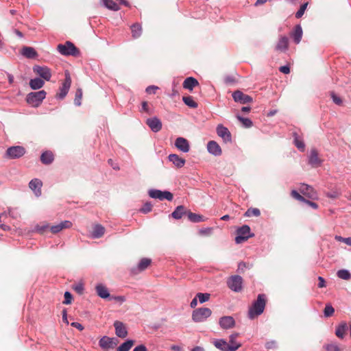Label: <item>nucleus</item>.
Here are the masks:
<instances>
[{"instance_id": "nucleus-1", "label": "nucleus", "mask_w": 351, "mask_h": 351, "mask_svg": "<svg viewBox=\"0 0 351 351\" xmlns=\"http://www.w3.org/2000/svg\"><path fill=\"white\" fill-rule=\"evenodd\" d=\"M266 296L265 294H258L257 299L252 303L249 308L247 316L250 319L261 315L265 308Z\"/></svg>"}, {"instance_id": "nucleus-2", "label": "nucleus", "mask_w": 351, "mask_h": 351, "mask_svg": "<svg viewBox=\"0 0 351 351\" xmlns=\"http://www.w3.org/2000/svg\"><path fill=\"white\" fill-rule=\"evenodd\" d=\"M47 93L44 90L31 92L26 96V101L33 107H38L46 97Z\"/></svg>"}, {"instance_id": "nucleus-3", "label": "nucleus", "mask_w": 351, "mask_h": 351, "mask_svg": "<svg viewBox=\"0 0 351 351\" xmlns=\"http://www.w3.org/2000/svg\"><path fill=\"white\" fill-rule=\"evenodd\" d=\"M57 49L64 56H77L80 53L79 49L70 41H66L64 44H59Z\"/></svg>"}, {"instance_id": "nucleus-4", "label": "nucleus", "mask_w": 351, "mask_h": 351, "mask_svg": "<svg viewBox=\"0 0 351 351\" xmlns=\"http://www.w3.org/2000/svg\"><path fill=\"white\" fill-rule=\"evenodd\" d=\"M97 294L103 299H109L110 300H114L121 302L125 301V298L123 296H110L107 287L103 284H97L95 287Z\"/></svg>"}, {"instance_id": "nucleus-5", "label": "nucleus", "mask_w": 351, "mask_h": 351, "mask_svg": "<svg viewBox=\"0 0 351 351\" xmlns=\"http://www.w3.org/2000/svg\"><path fill=\"white\" fill-rule=\"evenodd\" d=\"M212 314V311L209 308H199L193 311L192 319L195 322H204Z\"/></svg>"}, {"instance_id": "nucleus-6", "label": "nucleus", "mask_w": 351, "mask_h": 351, "mask_svg": "<svg viewBox=\"0 0 351 351\" xmlns=\"http://www.w3.org/2000/svg\"><path fill=\"white\" fill-rule=\"evenodd\" d=\"M237 237L235 241L237 243H241L247 241L249 238L254 236V234L251 233L250 228L247 225H243L237 230Z\"/></svg>"}, {"instance_id": "nucleus-7", "label": "nucleus", "mask_w": 351, "mask_h": 351, "mask_svg": "<svg viewBox=\"0 0 351 351\" xmlns=\"http://www.w3.org/2000/svg\"><path fill=\"white\" fill-rule=\"evenodd\" d=\"M71 85V78L68 71L65 73V78L59 88V92L56 94V97L58 99H63L67 95Z\"/></svg>"}, {"instance_id": "nucleus-8", "label": "nucleus", "mask_w": 351, "mask_h": 351, "mask_svg": "<svg viewBox=\"0 0 351 351\" xmlns=\"http://www.w3.org/2000/svg\"><path fill=\"white\" fill-rule=\"evenodd\" d=\"M25 153V149L23 146H12L7 149L5 156L10 159H16L23 156Z\"/></svg>"}, {"instance_id": "nucleus-9", "label": "nucleus", "mask_w": 351, "mask_h": 351, "mask_svg": "<svg viewBox=\"0 0 351 351\" xmlns=\"http://www.w3.org/2000/svg\"><path fill=\"white\" fill-rule=\"evenodd\" d=\"M229 289L234 292H240L243 289V278L239 275L230 276L227 281Z\"/></svg>"}, {"instance_id": "nucleus-10", "label": "nucleus", "mask_w": 351, "mask_h": 351, "mask_svg": "<svg viewBox=\"0 0 351 351\" xmlns=\"http://www.w3.org/2000/svg\"><path fill=\"white\" fill-rule=\"evenodd\" d=\"M149 195L154 199L160 200L167 199L171 201L173 198V194L167 191H162L158 189H151L149 191Z\"/></svg>"}, {"instance_id": "nucleus-11", "label": "nucleus", "mask_w": 351, "mask_h": 351, "mask_svg": "<svg viewBox=\"0 0 351 351\" xmlns=\"http://www.w3.org/2000/svg\"><path fill=\"white\" fill-rule=\"evenodd\" d=\"M232 98L235 102L241 104H245L252 102L253 99L251 96L244 94L241 90H235L232 94Z\"/></svg>"}, {"instance_id": "nucleus-12", "label": "nucleus", "mask_w": 351, "mask_h": 351, "mask_svg": "<svg viewBox=\"0 0 351 351\" xmlns=\"http://www.w3.org/2000/svg\"><path fill=\"white\" fill-rule=\"evenodd\" d=\"M216 132L217 135L221 137L226 143L232 142V135L229 130L222 124L217 126Z\"/></svg>"}, {"instance_id": "nucleus-13", "label": "nucleus", "mask_w": 351, "mask_h": 351, "mask_svg": "<svg viewBox=\"0 0 351 351\" xmlns=\"http://www.w3.org/2000/svg\"><path fill=\"white\" fill-rule=\"evenodd\" d=\"M33 71L46 81H49L51 77V70L47 66L36 65L33 67Z\"/></svg>"}, {"instance_id": "nucleus-14", "label": "nucleus", "mask_w": 351, "mask_h": 351, "mask_svg": "<svg viewBox=\"0 0 351 351\" xmlns=\"http://www.w3.org/2000/svg\"><path fill=\"white\" fill-rule=\"evenodd\" d=\"M213 343L221 351H236L238 350V346L235 347L229 346V343L222 339H215Z\"/></svg>"}, {"instance_id": "nucleus-15", "label": "nucleus", "mask_w": 351, "mask_h": 351, "mask_svg": "<svg viewBox=\"0 0 351 351\" xmlns=\"http://www.w3.org/2000/svg\"><path fill=\"white\" fill-rule=\"evenodd\" d=\"M300 191L301 193H302L304 195L308 197L310 199H317V193L314 190V189L306 184H302L300 187Z\"/></svg>"}, {"instance_id": "nucleus-16", "label": "nucleus", "mask_w": 351, "mask_h": 351, "mask_svg": "<svg viewBox=\"0 0 351 351\" xmlns=\"http://www.w3.org/2000/svg\"><path fill=\"white\" fill-rule=\"evenodd\" d=\"M114 327L115 329V334L120 338H125L128 336V330L125 324L120 321H115L114 322Z\"/></svg>"}, {"instance_id": "nucleus-17", "label": "nucleus", "mask_w": 351, "mask_h": 351, "mask_svg": "<svg viewBox=\"0 0 351 351\" xmlns=\"http://www.w3.org/2000/svg\"><path fill=\"white\" fill-rule=\"evenodd\" d=\"M207 150L209 154L215 156H219L222 154L221 148L219 145L215 141H210L207 143Z\"/></svg>"}, {"instance_id": "nucleus-18", "label": "nucleus", "mask_w": 351, "mask_h": 351, "mask_svg": "<svg viewBox=\"0 0 351 351\" xmlns=\"http://www.w3.org/2000/svg\"><path fill=\"white\" fill-rule=\"evenodd\" d=\"M322 162V160L319 158L317 149H311L308 156V164L313 167H317L321 165Z\"/></svg>"}, {"instance_id": "nucleus-19", "label": "nucleus", "mask_w": 351, "mask_h": 351, "mask_svg": "<svg viewBox=\"0 0 351 351\" xmlns=\"http://www.w3.org/2000/svg\"><path fill=\"white\" fill-rule=\"evenodd\" d=\"M146 123L154 132H158L162 128V123L157 117L147 119Z\"/></svg>"}, {"instance_id": "nucleus-20", "label": "nucleus", "mask_w": 351, "mask_h": 351, "mask_svg": "<svg viewBox=\"0 0 351 351\" xmlns=\"http://www.w3.org/2000/svg\"><path fill=\"white\" fill-rule=\"evenodd\" d=\"M219 326L223 329L232 328L235 325V321L231 316H223L219 319Z\"/></svg>"}, {"instance_id": "nucleus-21", "label": "nucleus", "mask_w": 351, "mask_h": 351, "mask_svg": "<svg viewBox=\"0 0 351 351\" xmlns=\"http://www.w3.org/2000/svg\"><path fill=\"white\" fill-rule=\"evenodd\" d=\"M175 146L179 150L184 153L188 152L190 149L189 141L183 137H178L176 138L175 142Z\"/></svg>"}, {"instance_id": "nucleus-22", "label": "nucleus", "mask_w": 351, "mask_h": 351, "mask_svg": "<svg viewBox=\"0 0 351 351\" xmlns=\"http://www.w3.org/2000/svg\"><path fill=\"white\" fill-rule=\"evenodd\" d=\"M43 183L38 178L32 179L29 183V187L34 192L35 195L38 197L41 195V187Z\"/></svg>"}, {"instance_id": "nucleus-23", "label": "nucleus", "mask_w": 351, "mask_h": 351, "mask_svg": "<svg viewBox=\"0 0 351 351\" xmlns=\"http://www.w3.org/2000/svg\"><path fill=\"white\" fill-rule=\"evenodd\" d=\"M289 47V38L286 36H280L276 46V50L285 51Z\"/></svg>"}, {"instance_id": "nucleus-24", "label": "nucleus", "mask_w": 351, "mask_h": 351, "mask_svg": "<svg viewBox=\"0 0 351 351\" xmlns=\"http://www.w3.org/2000/svg\"><path fill=\"white\" fill-rule=\"evenodd\" d=\"M72 226V222L68 220H65L63 221H61L60 223L52 226L50 228V230L52 233L57 234L60 232L61 230L65 228H69Z\"/></svg>"}, {"instance_id": "nucleus-25", "label": "nucleus", "mask_w": 351, "mask_h": 351, "mask_svg": "<svg viewBox=\"0 0 351 351\" xmlns=\"http://www.w3.org/2000/svg\"><path fill=\"white\" fill-rule=\"evenodd\" d=\"M114 338L104 336L99 341V346L104 350L112 348L114 346Z\"/></svg>"}, {"instance_id": "nucleus-26", "label": "nucleus", "mask_w": 351, "mask_h": 351, "mask_svg": "<svg viewBox=\"0 0 351 351\" xmlns=\"http://www.w3.org/2000/svg\"><path fill=\"white\" fill-rule=\"evenodd\" d=\"M152 263V260L147 258L141 259L136 268L132 269V272H140L146 269Z\"/></svg>"}, {"instance_id": "nucleus-27", "label": "nucleus", "mask_w": 351, "mask_h": 351, "mask_svg": "<svg viewBox=\"0 0 351 351\" xmlns=\"http://www.w3.org/2000/svg\"><path fill=\"white\" fill-rule=\"evenodd\" d=\"M198 85L199 82L197 80L193 77H186L182 84L183 88L190 91L193 90V89Z\"/></svg>"}, {"instance_id": "nucleus-28", "label": "nucleus", "mask_w": 351, "mask_h": 351, "mask_svg": "<svg viewBox=\"0 0 351 351\" xmlns=\"http://www.w3.org/2000/svg\"><path fill=\"white\" fill-rule=\"evenodd\" d=\"M168 158L169 160L171 162L178 168L182 167L186 162L185 159L180 157L178 155L175 154H169Z\"/></svg>"}, {"instance_id": "nucleus-29", "label": "nucleus", "mask_w": 351, "mask_h": 351, "mask_svg": "<svg viewBox=\"0 0 351 351\" xmlns=\"http://www.w3.org/2000/svg\"><path fill=\"white\" fill-rule=\"evenodd\" d=\"M302 29L300 25L295 26L293 31L291 33V37L295 44L300 43L302 38Z\"/></svg>"}, {"instance_id": "nucleus-30", "label": "nucleus", "mask_w": 351, "mask_h": 351, "mask_svg": "<svg viewBox=\"0 0 351 351\" xmlns=\"http://www.w3.org/2000/svg\"><path fill=\"white\" fill-rule=\"evenodd\" d=\"M189 210H186L184 206H178L176 208L174 211L171 213L172 217L176 219H181L184 215H187Z\"/></svg>"}, {"instance_id": "nucleus-31", "label": "nucleus", "mask_w": 351, "mask_h": 351, "mask_svg": "<svg viewBox=\"0 0 351 351\" xmlns=\"http://www.w3.org/2000/svg\"><path fill=\"white\" fill-rule=\"evenodd\" d=\"M21 53L27 58H35L37 56L36 51L31 47H24L22 49Z\"/></svg>"}, {"instance_id": "nucleus-32", "label": "nucleus", "mask_w": 351, "mask_h": 351, "mask_svg": "<svg viewBox=\"0 0 351 351\" xmlns=\"http://www.w3.org/2000/svg\"><path fill=\"white\" fill-rule=\"evenodd\" d=\"M130 28L133 38L136 39L141 36L143 29L142 26L140 23H134L131 25Z\"/></svg>"}, {"instance_id": "nucleus-33", "label": "nucleus", "mask_w": 351, "mask_h": 351, "mask_svg": "<svg viewBox=\"0 0 351 351\" xmlns=\"http://www.w3.org/2000/svg\"><path fill=\"white\" fill-rule=\"evenodd\" d=\"M53 154L51 152H44L40 156V160L45 165H49L53 161Z\"/></svg>"}, {"instance_id": "nucleus-34", "label": "nucleus", "mask_w": 351, "mask_h": 351, "mask_svg": "<svg viewBox=\"0 0 351 351\" xmlns=\"http://www.w3.org/2000/svg\"><path fill=\"white\" fill-rule=\"evenodd\" d=\"M44 80L39 77L31 79L29 81V86L33 90L40 89L44 86Z\"/></svg>"}, {"instance_id": "nucleus-35", "label": "nucleus", "mask_w": 351, "mask_h": 351, "mask_svg": "<svg viewBox=\"0 0 351 351\" xmlns=\"http://www.w3.org/2000/svg\"><path fill=\"white\" fill-rule=\"evenodd\" d=\"M102 5L107 9L112 11H118L120 10L119 5L113 0H101Z\"/></svg>"}, {"instance_id": "nucleus-36", "label": "nucleus", "mask_w": 351, "mask_h": 351, "mask_svg": "<svg viewBox=\"0 0 351 351\" xmlns=\"http://www.w3.org/2000/svg\"><path fill=\"white\" fill-rule=\"evenodd\" d=\"M105 228L101 225H96L94 226L92 232V237L95 239L100 238L104 235Z\"/></svg>"}, {"instance_id": "nucleus-37", "label": "nucleus", "mask_w": 351, "mask_h": 351, "mask_svg": "<svg viewBox=\"0 0 351 351\" xmlns=\"http://www.w3.org/2000/svg\"><path fill=\"white\" fill-rule=\"evenodd\" d=\"M293 138L294 145L295 147L301 152H304L305 149V144L303 140L298 135L296 132L293 133Z\"/></svg>"}, {"instance_id": "nucleus-38", "label": "nucleus", "mask_w": 351, "mask_h": 351, "mask_svg": "<svg viewBox=\"0 0 351 351\" xmlns=\"http://www.w3.org/2000/svg\"><path fill=\"white\" fill-rule=\"evenodd\" d=\"M134 341L132 339H128L121 343L117 349V351H129L133 346Z\"/></svg>"}, {"instance_id": "nucleus-39", "label": "nucleus", "mask_w": 351, "mask_h": 351, "mask_svg": "<svg viewBox=\"0 0 351 351\" xmlns=\"http://www.w3.org/2000/svg\"><path fill=\"white\" fill-rule=\"evenodd\" d=\"M348 328L346 323H341L336 329L335 335L340 339H343Z\"/></svg>"}, {"instance_id": "nucleus-40", "label": "nucleus", "mask_w": 351, "mask_h": 351, "mask_svg": "<svg viewBox=\"0 0 351 351\" xmlns=\"http://www.w3.org/2000/svg\"><path fill=\"white\" fill-rule=\"evenodd\" d=\"M187 217L189 221L191 222L197 223L204 221V217L202 215L191 213V211H188Z\"/></svg>"}, {"instance_id": "nucleus-41", "label": "nucleus", "mask_w": 351, "mask_h": 351, "mask_svg": "<svg viewBox=\"0 0 351 351\" xmlns=\"http://www.w3.org/2000/svg\"><path fill=\"white\" fill-rule=\"evenodd\" d=\"M184 103L190 108H196L197 107V103L195 102L193 97L191 96H186L182 97Z\"/></svg>"}, {"instance_id": "nucleus-42", "label": "nucleus", "mask_w": 351, "mask_h": 351, "mask_svg": "<svg viewBox=\"0 0 351 351\" xmlns=\"http://www.w3.org/2000/svg\"><path fill=\"white\" fill-rule=\"evenodd\" d=\"M338 278L343 280H349L351 278V274L347 269H340L337 272Z\"/></svg>"}, {"instance_id": "nucleus-43", "label": "nucleus", "mask_w": 351, "mask_h": 351, "mask_svg": "<svg viewBox=\"0 0 351 351\" xmlns=\"http://www.w3.org/2000/svg\"><path fill=\"white\" fill-rule=\"evenodd\" d=\"M239 336V333H233L232 334L230 337H229V346H238V349L241 346V343L237 342L236 341V339Z\"/></svg>"}, {"instance_id": "nucleus-44", "label": "nucleus", "mask_w": 351, "mask_h": 351, "mask_svg": "<svg viewBox=\"0 0 351 351\" xmlns=\"http://www.w3.org/2000/svg\"><path fill=\"white\" fill-rule=\"evenodd\" d=\"M236 117L241 123H242L245 128H250L253 125L252 121L248 118H245L240 115H237Z\"/></svg>"}, {"instance_id": "nucleus-45", "label": "nucleus", "mask_w": 351, "mask_h": 351, "mask_svg": "<svg viewBox=\"0 0 351 351\" xmlns=\"http://www.w3.org/2000/svg\"><path fill=\"white\" fill-rule=\"evenodd\" d=\"M82 90L81 88H77L75 92V99H74V104L77 106H80L82 104Z\"/></svg>"}, {"instance_id": "nucleus-46", "label": "nucleus", "mask_w": 351, "mask_h": 351, "mask_svg": "<svg viewBox=\"0 0 351 351\" xmlns=\"http://www.w3.org/2000/svg\"><path fill=\"white\" fill-rule=\"evenodd\" d=\"M261 215L260 210L256 208H249L247 210V211L245 213V217H258Z\"/></svg>"}, {"instance_id": "nucleus-47", "label": "nucleus", "mask_w": 351, "mask_h": 351, "mask_svg": "<svg viewBox=\"0 0 351 351\" xmlns=\"http://www.w3.org/2000/svg\"><path fill=\"white\" fill-rule=\"evenodd\" d=\"M210 295L208 293H198L195 297H197V299L200 303H204L210 299Z\"/></svg>"}, {"instance_id": "nucleus-48", "label": "nucleus", "mask_w": 351, "mask_h": 351, "mask_svg": "<svg viewBox=\"0 0 351 351\" xmlns=\"http://www.w3.org/2000/svg\"><path fill=\"white\" fill-rule=\"evenodd\" d=\"M335 312L334 308L330 304H327L324 308V314L326 317H330Z\"/></svg>"}, {"instance_id": "nucleus-49", "label": "nucleus", "mask_w": 351, "mask_h": 351, "mask_svg": "<svg viewBox=\"0 0 351 351\" xmlns=\"http://www.w3.org/2000/svg\"><path fill=\"white\" fill-rule=\"evenodd\" d=\"M307 5H308V3H305L300 6V9L295 13V18L300 19L303 16L305 10L307 8Z\"/></svg>"}, {"instance_id": "nucleus-50", "label": "nucleus", "mask_w": 351, "mask_h": 351, "mask_svg": "<svg viewBox=\"0 0 351 351\" xmlns=\"http://www.w3.org/2000/svg\"><path fill=\"white\" fill-rule=\"evenodd\" d=\"M73 289L78 294L81 295L83 293L84 288V285L82 282H79L73 285Z\"/></svg>"}, {"instance_id": "nucleus-51", "label": "nucleus", "mask_w": 351, "mask_h": 351, "mask_svg": "<svg viewBox=\"0 0 351 351\" xmlns=\"http://www.w3.org/2000/svg\"><path fill=\"white\" fill-rule=\"evenodd\" d=\"M326 197L330 199H337L341 195V192L338 190H335L330 192H328L326 194Z\"/></svg>"}, {"instance_id": "nucleus-52", "label": "nucleus", "mask_w": 351, "mask_h": 351, "mask_svg": "<svg viewBox=\"0 0 351 351\" xmlns=\"http://www.w3.org/2000/svg\"><path fill=\"white\" fill-rule=\"evenodd\" d=\"M152 205L149 202H146L143 204L142 208L140 209V211L143 213H148L152 210Z\"/></svg>"}, {"instance_id": "nucleus-53", "label": "nucleus", "mask_w": 351, "mask_h": 351, "mask_svg": "<svg viewBox=\"0 0 351 351\" xmlns=\"http://www.w3.org/2000/svg\"><path fill=\"white\" fill-rule=\"evenodd\" d=\"M291 196L296 199L298 201H300V202H304V201H306V199L302 196L297 191L295 190H292L291 192Z\"/></svg>"}, {"instance_id": "nucleus-54", "label": "nucleus", "mask_w": 351, "mask_h": 351, "mask_svg": "<svg viewBox=\"0 0 351 351\" xmlns=\"http://www.w3.org/2000/svg\"><path fill=\"white\" fill-rule=\"evenodd\" d=\"M64 300L63 301V304H69L71 303L72 302V300H73V295H71V293L69 292V291H66L64 293Z\"/></svg>"}, {"instance_id": "nucleus-55", "label": "nucleus", "mask_w": 351, "mask_h": 351, "mask_svg": "<svg viewBox=\"0 0 351 351\" xmlns=\"http://www.w3.org/2000/svg\"><path fill=\"white\" fill-rule=\"evenodd\" d=\"M48 228H49V225L47 223H44V224H42V225H37L35 227V230L36 232L42 234Z\"/></svg>"}, {"instance_id": "nucleus-56", "label": "nucleus", "mask_w": 351, "mask_h": 351, "mask_svg": "<svg viewBox=\"0 0 351 351\" xmlns=\"http://www.w3.org/2000/svg\"><path fill=\"white\" fill-rule=\"evenodd\" d=\"M330 95L333 102L335 104L339 106L342 104V99L339 96H337L334 92H332L330 93Z\"/></svg>"}, {"instance_id": "nucleus-57", "label": "nucleus", "mask_w": 351, "mask_h": 351, "mask_svg": "<svg viewBox=\"0 0 351 351\" xmlns=\"http://www.w3.org/2000/svg\"><path fill=\"white\" fill-rule=\"evenodd\" d=\"M8 215L13 219H17L20 217V214L16 209H9Z\"/></svg>"}, {"instance_id": "nucleus-58", "label": "nucleus", "mask_w": 351, "mask_h": 351, "mask_svg": "<svg viewBox=\"0 0 351 351\" xmlns=\"http://www.w3.org/2000/svg\"><path fill=\"white\" fill-rule=\"evenodd\" d=\"M325 349L326 351H340L338 346L335 344H327L325 346Z\"/></svg>"}, {"instance_id": "nucleus-59", "label": "nucleus", "mask_w": 351, "mask_h": 351, "mask_svg": "<svg viewBox=\"0 0 351 351\" xmlns=\"http://www.w3.org/2000/svg\"><path fill=\"white\" fill-rule=\"evenodd\" d=\"M277 347V343L275 341H269L265 343L267 349H275Z\"/></svg>"}, {"instance_id": "nucleus-60", "label": "nucleus", "mask_w": 351, "mask_h": 351, "mask_svg": "<svg viewBox=\"0 0 351 351\" xmlns=\"http://www.w3.org/2000/svg\"><path fill=\"white\" fill-rule=\"evenodd\" d=\"M158 88L156 86H149L146 88V93L148 94L155 93V90H157Z\"/></svg>"}, {"instance_id": "nucleus-61", "label": "nucleus", "mask_w": 351, "mask_h": 351, "mask_svg": "<svg viewBox=\"0 0 351 351\" xmlns=\"http://www.w3.org/2000/svg\"><path fill=\"white\" fill-rule=\"evenodd\" d=\"M279 71L285 74H289L290 73V68L287 65L282 66L279 68Z\"/></svg>"}, {"instance_id": "nucleus-62", "label": "nucleus", "mask_w": 351, "mask_h": 351, "mask_svg": "<svg viewBox=\"0 0 351 351\" xmlns=\"http://www.w3.org/2000/svg\"><path fill=\"white\" fill-rule=\"evenodd\" d=\"M318 287L319 288H323L326 287V281L324 278L322 276L318 277Z\"/></svg>"}, {"instance_id": "nucleus-63", "label": "nucleus", "mask_w": 351, "mask_h": 351, "mask_svg": "<svg viewBox=\"0 0 351 351\" xmlns=\"http://www.w3.org/2000/svg\"><path fill=\"white\" fill-rule=\"evenodd\" d=\"M142 110L141 111H143L147 114H150L149 109L148 108V104L147 101H143L142 104Z\"/></svg>"}, {"instance_id": "nucleus-64", "label": "nucleus", "mask_w": 351, "mask_h": 351, "mask_svg": "<svg viewBox=\"0 0 351 351\" xmlns=\"http://www.w3.org/2000/svg\"><path fill=\"white\" fill-rule=\"evenodd\" d=\"M133 351H147V349L144 345L141 344L135 347Z\"/></svg>"}]
</instances>
